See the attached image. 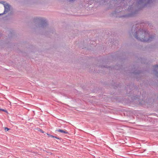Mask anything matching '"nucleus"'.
<instances>
[{"mask_svg": "<svg viewBox=\"0 0 158 158\" xmlns=\"http://www.w3.org/2000/svg\"><path fill=\"white\" fill-rule=\"evenodd\" d=\"M135 36L137 40L143 42H148L151 41L152 38L149 37V34L148 32L142 30L139 31L135 35Z\"/></svg>", "mask_w": 158, "mask_h": 158, "instance_id": "nucleus-1", "label": "nucleus"}, {"mask_svg": "<svg viewBox=\"0 0 158 158\" xmlns=\"http://www.w3.org/2000/svg\"><path fill=\"white\" fill-rule=\"evenodd\" d=\"M1 4H3L4 7V12L2 14H1L0 15L5 14L8 12L10 10V6L8 4L4 1H2Z\"/></svg>", "mask_w": 158, "mask_h": 158, "instance_id": "nucleus-2", "label": "nucleus"}, {"mask_svg": "<svg viewBox=\"0 0 158 158\" xmlns=\"http://www.w3.org/2000/svg\"><path fill=\"white\" fill-rule=\"evenodd\" d=\"M35 22H37L38 23H40V24L42 26L43 25H45L46 23L45 22V20L44 19L41 18L37 17L35 19Z\"/></svg>", "mask_w": 158, "mask_h": 158, "instance_id": "nucleus-3", "label": "nucleus"}, {"mask_svg": "<svg viewBox=\"0 0 158 158\" xmlns=\"http://www.w3.org/2000/svg\"><path fill=\"white\" fill-rule=\"evenodd\" d=\"M57 131H58V132H61V133H65V134H67V133H68L67 131H64V130H61V129L58 130H57Z\"/></svg>", "mask_w": 158, "mask_h": 158, "instance_id": "nucleus-4", "label": "nucleus"}, {"mask_svg": "<svg viewBox=\"0 0 158 158\" xmlns=\"http://www.w3.org/2000/svg\"><path fill=\"white\" fill-rule=\"evenodd\" d=\"M47 135H48V136L49 137H52V138H56V139H58V138H57V137H54V136H53L52 135H50L49 134H48Z\"/></svg>", "mask_w": 158, "mask_h": 158, "instance_id": "nucleus-5", "label": "nucleus"}, {"mask_svg": "<svg viewBox=\"0 0 158 158\" xmlns=\"http://www.w3.org/2000/svg\"><path fill=\"white\" fill-rule=\"evenodd\" d=\"M9 130V129L7 128H6V127L5 128V130L6 131H8Z\"/></svg>", "mask_w": 158, "mask_h": 158, "instance_id": "nucleus-6", "label": "nucleus"}, {"mask_svg": "<svg viewBox=\"0 0 158 158\" xmlns=\"http://www.w3.org/2000/svg\"><path fill=\"white\" fill-rule=\"evenodd\" d=\"M1 110H2V111H5L4 110H3L2 109H0V111H1Z\"/></svg>", "mask_w": 158, "mask_h": 158, "instance_id": "nucleus-7", "label": "nucleus"}, {"mask_svg": "<svg viewBox=\"0 0 158 158\" xmlns=\"http://www.w3.org/2000/svg\"><path fill=\"white\" fill-rule=\"evenodd\" d=\"M1 37V35L0 34V38Z\"/></svg>", "mask_w": 158, "mask_h": 158, "instance_id": "nucleus-8", "label": "nucleus"}, {"mask_svg": "<svg viewBox=\"0 0 158 158\" xmlns=\"http://www.w3.org/2000/svg\"><path fill=\"white\" fill-rule=\"evenodd\" d=\"M2 1H0V3H1Z\"/></svg>", "mask_w": 158, "mask_h": 158, "instance_id": "nucleus-9", "label": "nucleus"}, {"mask_svg": "<svg viewBox=\"0 0 158 158\" xmlns=\"http://www.w3.org/2000/svg\"><path fill=\"white\" fill-rule=\"evenodd\" d=\"M157 67H158V65H157Z\"/></svg>", "mask_w": 158, "mask_h": 158, "instance_id": "nucleus-10", "label": "nucleus"}]
</instances>
